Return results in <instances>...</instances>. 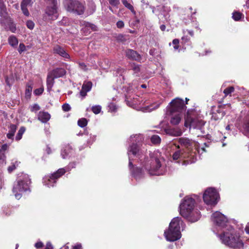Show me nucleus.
Returning <instances> with one entry per match:
<instances>
[{"mask_svg": "<svg viewBox=\"0 0 249 249\" xmlns=\"http://www.w3.org/2000/svg\"><path fill=\"white\" fill-rule=\"evenodd\" d=\"M26 26L29 29L32 30L34 28L35 24L32 21L28 20L26 22Z\"/></svg>", "mask_w": 249, "mask_h": 249, "instance_id": "obj_47", "label": "nucleus"}, {"mask_svg": "<svg viewBox=\"0 0 249 249\" xmlns=\"http://www.w3.org/2000/svg\"><path fill=\"white\" fill-rule=\"evenodd\" d=\"M72 149L69 145L66 146L62 150L61 155L63 159H65L67 158L70 153L72 152Z\"/></svg>", "mask_w": 249, "mask_h": 249, "instance_id": "obj_25", "label": "nucleus"}, {"mask_svg": "<svg viewBox=\"0 0 249 249\" xmlns=\"http://www.w3.org/2000/svg\"><path fill=\"white\" fill-rule=\"evenodd\" d=\"M9 146L7 144H4L2 145L1 148L0 149L2 150V152H4L5 153V151L8 149Z\"/></svg>", "mask_w": 249, "mask_h": 249, "instance_id": "obj_56", "label": "nucleus"}, {"mask_svg": "<svg viewBox=\"0 0 249 249\" xmlns=\"http://www.w3.org/2000/svg\"><path fill=\"white\" fill-rule=\"evenodd\" d=\"M126 57L130 60H135L137 61H140L141 60V56L136 51L127 49L124 52Z\"/></svg>", "mask_w": 249, "mask_h": 249, "instance_id": "obj_13", "label": "nucleus"}, {"mask_svg": "<svg viewBox=\"0 0 249 249\" xmlns=\"http://www.w3.org/2000/svg\"><path fill=\"white\" fill-rule=\"evenodd\" d=\"M64 6L68 11L78 15H82L85 11L84 6L78 1L66 0Z\"/></svg>", "mask_w": 249, "mask_h": 249, "instance_id": "obj_6", "label": "nucleus"}, {"mask_svg": "<svg viewBox=\"0 0 249 249\" xmlns=\"http://www.w3.org/2000/svg\"><path fill=\"white\" fill-rule=\"evenodd\" d=\"M125 70L124 69L119 68L116 70V72L120 74V75H122V74L124 72Z\"/></svg>", "mask_w": 249, "mask_h": 249, "instance_id": "obj_54", "label": "nucleus"}, {"mask_svg": "<svg viewBox=\"0 0 249 249\" xmlns=\"http://www.w3.org/2000/svg\"><path fill=\"white\" fill-rule=\"evenodd\" d=\"M7 15L6 6L3 4H0V16L6 18Z\"/></svg>", "mask_w": 249, "mask_h": 249, "instance_id": "obj_31", "label": "nucleus"}, {"mask_svg": "<svg viewBox=\"0 0 249 249\" xmlns=\"http://www.w3.org/2000/svg\"><path fill=\"white\" fill-rule=\"evenodd\" d=\"M195 201L189 196L184 198L179 205V213L183 217L191 222L197 221L200 218L199 212L194 209Z\"/></svg>", "mask_w": 249, "mask_h": 249, "instance_id": "obj_2", "label": "nucleus"}, {"mask_svg": "<svg viewBox=\"0 0 249 249\" xmlns=\"http://www.w3.org/2000/svg\"><path fill=\"white\" fill-rule=\"evenodd\" d=\"M53 6L51 7H48L46 10V13L53 20L56 19L57 18L58 14L57 13L56 3L52 4Z\"/></svg>", "mask_w": 249, "mask_h": 249, "instance_id": "obj_17", "label": "nucleus"}, {"mask_svg": "<svg viewBox=\"0 0 249 249\" xmlns=\"http://www.w3.org/2000/svg\"><path fill=\"white\" fill-rule=\"evenodd\" d=\"M79 65L80 66V67L83 69V70H86V65H85V63H79Z\"/></svg>", "mask_w": 249, "mask_h": 249, "instance_id": "obj_62", "label": "nucleus"}, {"mask_svg": "<svg viewBox=\"0 0 249 249\" xmlns=\"http://www.w3.org/2000/svg\"><path fill=\"white\" fill-rule=\"evenodd\" d=\"M78 125L81 127H84L87 125L88 121L85 118L80 119L78 121Z\"/></svg>", "mask_w": 249, "mask_h": 249, "instance_id": "obj_37", "label": "nucleus"}, {"mask_svg": "<svg viewBox=\"0 0 249 249\" xmlns=\"http://www.w3.org/2000/svg\"><path fill=\"white\" fill-rule=\"evenodd\" d=\"M6 162V156L2 150L0 149V164H4Z\"/></svg>", "mask_w": 249, "mask_h": 249, "instance_id": "obj_38", "label": "nucleus"}, {"mask_svg": "<svg viewBox=\"0 0 249 249\" xmlns=\"http://www.w3.org/2000/svg\"><path fill=\"white\" fill-rule=\"evenodd\" d=\"M53 247L50 242H48L45 249H53Z\"/></svg>", "mask_w": 249, "mask_h": 249, "instance_id": "obj_59", "label": "nucleus"}, {"mask_svg": "<svg viewBox=\"0 0 249 249\" xmlns=\"http://www.w3.org/2000/svg\"><path fill=\"white\" fill-rule=\"evenodd\" d=\"M33 86L32 83H28L26 85V88L25 90V96L27 98H29L31 97V93L32 91Z\"/></svg>", "mask_w": 249, "mask_h": 249, "instance_id": "obj_27", "label": "nucleus"}, {"mask_svg": "<svg viewBox=\"0 0 249 249\" xmlns=\"http://www.w3.org/2000/svg\"><path fill=\"white\" fill-rule=\"evenodd\" d=\"M50 73L57 78L63 76L66 74V71L63 68H57L53 70Z\"/></svg>", "mask_w": 249, "mask_h": 249, "instance_id": "obj_20", "label": "nucleus"}, {"mask_svg": "<svg viewBox=\"0 0 249 249\" xmlns=\"http://www.w3.org/2000/svg\"><path fill=\"white\" fill-rule=\"evenodd\" d=\"M108 2L110 5L116 8L120 4V0H108Z\"/></svg>", "mask_w": 249, "mask_h": 249, "instance_id": "obj_43", "label": "nucleus"}, {"mask_svg": "<svg viewBox=\"0 0 249 249\" xmlns=\"http://www.w3.org/2000/svg\"><path fill=\"white\" fill-rule=\"evenodd\" d=\"M66 172V170L64 168L59 169L56 172L52 174V175L48 178L47 182L46 183L45 185L48 187H53L54 184L56 183V180L64 175Z\"/></svg>", "mask_w": 249, "mask_h": 249, "instance_id": "obj_12", "label": "nucleus"}, {"mask_svg": "<svg viewBox=\"0 0 249 249\" xmlns=\"http://www.w3.org/2000/svg\"><path fill=\"white\" fill-rule=\"evenodd\" d=\"M26 50V47L23 43H20L18 48V52L19 53H21L23 52Z\"/></svg>", "mask_w": 249, "mask_h": 249, "instance_id": "obj_46", "label": "nucleus"}, {"mask_svg": "<svg viewBox=\"0 0 249 249\" xmlns=\"http://www.w3.org/2000/svg\"><path fill=\"white\" fill-rule=\"evenodd\" d=\"M223 234H218L222 242L230 248L234 249H241L244 244L240 238V236L231 226L223 231Z\"/></svg>", "mask_w": 249, "mask_h": 249, "instance_id": "obj_3", "label": "nucleus"}, {"mask_svg": "<svg viewBox=\"0 0 249 249\" xmlns=\"http://www.w3.org/2000/svg\"><path fill=\"white\" fill-rule=\"evenodd\" d=\"M55 78L52 75L50 72L48 73L47 77V86L48 90H51L53 87L54 83V80Z\"/></svg>", "mask_w": 249, "mask_h": 249, "instance_id": "obj_23", "label": "nucleus"}, {"mask_svg": "<svg viewBox=\"0 0 249 249\" xmlns=\"http://www.w3.org/2000/svg\"><path fill=\"white\" fill-rule=\"evenodd\" d=\"M218 192L214 188H208L204 193L203 198L204 202L208 205L214 206L219 198Z\"/></svg>", "mask_w": 249, "mask_h": 249, "instance_id": "obj_7", "label": "nucleus"}, {"mask_svg": "<svg viewBox=\"0 0 249 249\" xmlns=\"http://www.w3.org/2000/svg\"><path fill=\"white\" fill-rule=\"evenodd\" d=\"M31 0H23L21 3V7H26L31 4Z\"/></svg>", "mask_w": 249, "mask_h": 249, "instance_id": "obj_45", "label": "nucleus"}, {"mask_svg": "<svg viewBox=\"0 0 249 249\" xmlns=\"http://www.w3.org/2000/svg\"><path fill=\"white\" fill-rule=\"evenodd\" d=\"M183 221L181 218L176 217L171 221L168 230L164 231V236L167 241L173 242L181 238L180 225L182 226Z\"/></svg>", "mask_w": 249, "mask_h": 249, "instance_id": "obj_4", "label": "nucleus"}, {"mask_svg": "<svg viewBox=\"0 0 249 249\" xmlns=\"http://www.w3.org/2000/svg\"><path fill=\"white\" fill-rule=\"evenodd\" d=\"M122 2L124 5L130 10L132 13H135L133 6L127 0H122Z\"/></svg>", "mask_w": 249, "mask_h": 249, "instance_id": "obj_33", "label": "nucleus"}, {"mask_svg": "<svg viewBox=\"0 0 249 249\" xmlns=\"http://www.w3.org/2000/svg\"><path fill=\"white\" fill-rule=\"evenodd\" d=\"M54 53L57 54L65 59H70V55L66 52L65 49L61 46L56 45L53 48Z\"/></svg>", "mask_w": 249, "mask_h": 249, "instance_id": "obj_15", "label": "nucleus"}, {"mask_svg": "<svg viewBox=\"0 0 249 249\" xmlns=\"http://www.w3.org/2000/svg\"><path fill=\"white\" fill-rule=\"evenodd\" d=\"M241 15H242V14L239 13V12H233V14H232V18L236 21H238L240 19V18H241Z\"/></svg>", "mask_w": 249, "mask_h": 249, "instance_id": "obj_42", "label": "nucleus"}, {"mask_svg": "<svg viewBox=\"0 0 249 249\" xmlns=\"http://www.w3.org/2000/svg\"><path fill=\"white\" fill-rule=\"evenodd\" d=\"M62 109L64 111H69V110H70L71 107H70V106L68 104H64L63 106H62Z\"/></svg>", "mask_w": 249, "mask_h": 249, "instance_id": "obj_51", "label": "nucleus"}, {"mask_svg": "<svg viewBox=\"0 0 249 249\" xmlns=\"http://www.w3.org/2000/svg\"><path fill=\"white\" fill-rule=\"evenodd\" d=\"M87 92H88L86 91V90H83V89H81V90L80 91V94L81 96L82 97V99H83L84 97L86 96Z\"/></svg>", "mask_w": 249, "mask_h": 249, "instance_id": "obj_55", "label": "nucleus"}, {"mask_svg": "<svg viewBox=\"0 0 249 249\" xmlns=\"http://www.w3.org/2000/svg\"><path fill=\"white\" fill-rule=\"evenodd\" d=\"M205 122L203 120L193 118L190 115H187L185 118L184 126L186 127L201 130Z\"/></svg>", "mask_w": 249, "mask_h": 249, "instance_id": "obj_10", "label": "nucleus"}, {"mask_svg": "<svg viewBox=\"0 0 249 249\" xmlns=\"http://www.w3.org/2000/svg\"><path fill=\"white\" fill-rule=\"evenodd\" d=\"M161 104V102L158 101L142 108L143 112H151L159 107Z\"/></svg>", "mask_w": 249, "mask_h": 249, "instance_id": "obj_19", "label": "nucleus"}, {"mask_svg": "<svg viewBox=\"0 0 249 249\" xmlns=\"http://www.w3.org/2000/svg\"><path fill=\"white\" fill-rule=\"evenodd\" d=\"M92 86V83L91 82H84L82 85V89H83V90H86V91L89 92L91 90Z\"/></svg>", "mask_w": 249, "mask_h": 249, "instance_id": "obj_30", "label": "nucleus"}, {"mask_svg": "<svg viewBox=\"0 0 249 249\" xmlns=\"http://www.w3.org/2000/svg\"><path fill=\"white\" fill-rule=\"evenodd\" d=\"M108 110L111 112H114L117 109L116 106L113 103H110L108 105Z\"/></svg>", "mask_w": 249, "mask_h": 249, "instance_id": "obj_49", "label": "nucleus"}, {"mask_svg": "<svg viewBox=\"0 0 249 249\" xmlns=\"http://www.w3.org/2000/svg\"><path fill=\"white\" fill-rule=\"evenodd\" d=\"M117 27L119 28H122L124 26V23L122 20L118 21L116 23Z\"/></svg>", "mask_w": 249, "mask_h": 249, "instance_id": "obj_53", "label": "nucleus"}, {"mask_svg": "<svg viewBox=\"0 0 249 249\" xmlns=\"http://www.w3.org/2000/svg\"><path fill=\"white\" fill-rule=\"evenodd\" d=\"M45 133H46V135L49 136L51 134V132L49 130V128L45 127L44 129Z\"/></svg>", "mask_w": 249, "mask_h": 249, "instance_id": "obj_60", "label": "nucleus"}, {"mask_svg": "<svg viewBox=\"0 0 249 249\" xmlns=\"http://www.w3.org/2000/svg\"><path fill=\"white\" fill-rule=\"evenodd\" d=\"M75 163L74 162H71V163H70L69 165V166H68V168L70 169V168H74L75 167Z\"/></svg>", "mask_w": 249, "mask_h": 249, "instance_id": "obj_63", "label": "nucleus"}, {"mask_svg": "<svg viewBox=\"0 0 249 249\" xmlns=\"http://www.w3.org/2000/svg\"><path fill=\"white\" fill-rule=\"evenodd\" d=\"M44 91V89L43 88H40L38 89H36L34 90V93L36 95H41Z\"/></svg>", "mask_w": 249, "mask_h": 249, "instance_id": "obj_48", "label": "nucleus"}, {"mask_svg": "<svg viewBox=\"0 0 249 249\" xmlns=\"http://www.w3.org/2000/svg\"><path fill=\"white\" fill-rule=\"evenodd\" d=\"M173 44L175 45H178L179 44V40L178 39H175L173 40Z\"/></svg>", "mask_w": 249, "mask_h": 249, "instance_id": "obj_64", "label": "nucleus"}, {"mask_svg": "<svg viewBox=\"0 0 249 249\" xmlns=\"http://www.w3.org/2000/svg\"><path fill=\"white\" fill-rule=\"evenodd\" d=\"M189 38H188L187 36H184L182 37V40L185 43L187 42L189 40Z\"/></svg>", "mask_w": 249, "mask_h": 249, "instance_id": "obj_61", "label": "nucleus"}, {"mask_svg": "<svg viewBox=\"0 0 249 249\" xmlns=\"http://www.w3.org/2000/svg\"><path fill=\"white\" fill-rule=\"evenodd\" d=\"M85 28L87 29H91V31H94L96 30L97 27L93 24L87 22L85 23Z\"/></svg>", "mask_w": 249, "mask_h": 249, "instance_id": "obj_40", "label": "nucleus"}, {"mask_svg": "<svg viewBox=\"0 0 249 249\" xmlns=\"http://www.w3.org/2000/svg\"><path fill=\"white\" fill-rule=\"evenodd\" d=\"M142 137L141 135H136L130 137V141L132 142L128 149L127 154L129 157V167H133L132 160L130 156L131 153L139 159V162L142 167L151 175H163L166 172L165 166L163 164L164 159L161 157L160 153L155 151L150 155V159L146 157V150L144 148L140 147V141Z\"/></svg>", "mask_w": 249, "mask_h": 249, "instance_id": "obj_1", "label": "nucleus"}, {"mask_svg": "<svg viewBox=\"0 0 249 249\" xmlns=\"http://www.w3.org/2000/svg\"><path fill=\"white\" fill-rule=\"evenodd\" d=\"M21 10L23 13V14L27 16V17H28L30 15V13L28 11V10L27 9V7H21Z\"/></svg>", "mask_w": 249, "mask_h": 249, "instance_id": "obj_50", "label": "nucleus"}, {"mask_svg": "<svg viewBox=\"0 0 249 249\" xmlns=\"http://www.w3.org/2000/svg\"><path fill=\"white\" fill-rule=\"evenodd\" d=\"M151 141L154 144H159L160 142L161 139L158 135H153L151 138Z\"/></svg>", "mask_w": 249, "mask_h": 249, "instance_id": "obj_36", "label": "nucleus"}, {"mask_svg": "<svg viewBox=\"0 0 249 249\" xmlns=\"http://www.w3.org/2000/svg\"><path fill=\"white\" fill-rule=\"evenodd\" d=\"M167 114L171 115L170 123L172 125H178L180 122L182 117V114L179 113H173L168 112Z\"/></svg>", "mask_w": 249, "mask_h": 249, "instance_id": "obj_16", "label": "nucleus"}, {"mask_svg": "<svg viewBox=\"0 0 249 249\" xmlns=\"http://www.w3.org/2000/svg\"><path fill=\"white\" fill-rule=\"evenodd\" d=\"M91 110L94 114H98L101 112V107L99 105L94 106L91 107Z\"/></svg>", "mask_w": 249, "mask_h": 249, "instance_id": "obj_39", "label": "nucleus"}, {"mask_svg": "<svg viewBox=\"0 0 249 249\" xmlns=\"http://www.w3.org/2000/svg\"><path fill=\"white\" fill-rule=\"evenodd\" d=\"M180 158L189 159V160L186 161L187 162L186 164L193 163L195 162L196 160V158L195 155L191 154L190 155H189L188 154H187V152H185L184 150L176 151L173 155V159L174 160H177ZM185 162L186 161H184L185 164H186Z\"/></svg>", "mask_w": 249, "mask_h": 249, "instance_id": "obj_11", "label": "nucleus"}, {"mask_svg": "<svg viewBox=\"0 0 249 249\" xmlns=\"http://www.w3.org/2000/svg\"><path fill=\"white\" fill-rule=\"evenodd\" d=\"M9 44L12 47L16 46L18 44V40L17 37L12 35L10 36L8 39Z\"/></svg>", "mask_w": 249, "mask_h": 249, "instance_id": "obj_28", "label": "nucleus"}, {"mask_svg": "<svg viewBox=\"0 0 249 249\" xmlns=\"http://www.w3.org/2000/svg\"><path fill=\"white\" fill-rule=\"evenodd\" d=\"M8 132L7 133L6 136L9 139L13 140L14 136L16 131L17 126L16 125L14 124H11L8 127Z\"/></svg>", "mask_w": 249, "mask_h": 249, "instance_id": "obj_22", "label": "nucleus"}, {"mask_svg": "<svg viewBox=\"0 0 249 249\" xmlns=\"http://www.w3.org/2000/svg\"><path fill=\"white\" fill-rule=\"evenodd\" d=\"M212 220L215 225L221 229H227L230 225H228L227 218L221 213L216 212L212 216Z\"/></svg>", "mask_w": 249, "mask_h": 249, "instance_id": "obj_9", "label": "nucleus"}, {"mask_svg": "<svg viewBox=\"0 0 249 249\" xmlns=\"http://www.w3.org/2000/svg\"><path fill=\"white\" fill-rule=\"evenodd\" d=\"M116 39L118 42L124 43L129 39L128 36L119 34L116 36Z\"/></svg>", "mask_w": 249, "mask_h": 249, "instance_id": "obj_29", "label": "nucleus"}, {"mask_svg": "<svg viewBox=\"0 0 249 249\" xmlns=\"http://www.w3.org/2000/svg\"><path fill=\"white\" fill-rule=\"evenodd\" d=\"M186 106L184 101L180 98H177L173 100L170 103V106L167 107L168 112L179 113L182 114L186 110Z\"/></svg>", "mask_w": 249, "mask_h": 249, "instance_id": "obj_8", "label": "nucleus"}, {"mask_svg": "<svg viewBox=\"0 0 249 249\" xmlns=\"http://www.w3.org/2000/svg\"><path fill=\"white\" fill-rule=\"evenodd\" d=\"M179 142L181 145L184 146L187 148V149L184 150L185 152H187V154H188L189 155H190L191 154L192 155H195L196 157V152H193L191 151L190 147L192 145V142L189 139L181 138L179 140Z\"/></svg>", "mask_w": 249, "mask_h": 249, "instance_id": "obj_14", "label": "nucleus"}, {"mask_svg": "<svg viewBox=\"0 0 249 249\" xmlns=\"http://www.w3.org/2000/svg\"><path fill=\"white\" fill-rule=\"evenodd\" d=\"M18 165V163L17 161H16L15 163H12V165H10L8 167V171L9 173L12 172L14 170L16 169V167Z\"/></svg>", "mask_w": 249, "mask_h": 249, "instance_id": "obj_44", "label": "nucleus"}, {"mask_svg": "<svg viewBox=\"0 0 249 249\" xmlns=\"http://www.w3.org/2000/svg\"><path fill=\"white\" fill-rule=\"evenodd\" d=\"M165 132L167 134L173 136H179L182 134V132L180 130H176L175 129L173 128L166 129Z\"/></svg>", "mask_w": 249, "mask_h": 249, "instance_id": "obj_24", "label": "nucleus"}, {"mask_svg": "<svg viewBox=\"0 0 249 249\" xmlns=\"http://www.w3.org/2000/svg\"><path fill=\"white\" fill-rule=\"evenodd\" d=\"M43 244L41 242H38L36 243L35 247L37 248H40L43 247Z\"/></svg>", "mask_w": 249, "mask_h": 249, "instance_id": "obj_57", "label": "nucleus"}, {"mask_svg": "<svg viewBox=\"0 0 249 249\" xmlns=\"http://www.w3.org/2000/svg\"><path fill=\"white\" fill-rule=\"evenodd\" d=\"M234 90V89L233 87H230L227 88L224 90V93L225 94V96H227V95L230 94L232 92H233Z\"/></svg>", "mask_w": 249, "mask_h": 249, "instance_id": "obj_41", "label": "nucleus"}, {"mask_svg": "<svg viewBox=\"0 0 249 249\" xmlns=\"http://www.w3.org/2000/svg\"><path fill=\"white\" fill-rule=\"evenodd\" d=\"M243 133L249 137V121L246 122L243 125Z\"/></svg>", "mask_w": 249, "mask_h": 249, "instance_id": "obj_35", "label": "nucleus"}, {"mask_svg": "<svg viewBox=\"0 0 249 249\" xmlns=\"http://www.w3.org/2000/svg\"><path fill=\"white\" fill-rule=\"evenodd\" d=\"M82 245L81 244H77L72 247V249H82Z\"/></svg>", "mask_w": 249, "mask_h": 249, "instance_id": "obj_58", "label": "nucleus"}, {"mask_svg": "<svg viewBox=\"0 0 249 249\" xmlns=\"http://www.w3.org/2000/svg\"><path fill=\"white\" fill-rule=\"evenodd\" d=\"M132 70L134 71V74H135L136 76L139 75V72H140V65L136 64L135 63H133L131 65Z\"/></svg>", "mask_w": 249, "mask_h": 249, "instance_id": "obj_34", "label": "nucleus"}, {"mask_svg": "<svg viewBox=\"0 0 249 249\" xmlns=\"http://www.w3.org/2000/svg\"><path fill=\"white\" fill-rule=\"evenodd\" d=\"M25 131V128L23 126H21L18 131V134L16 136V140L19 141L22 136V135Z\"/></svg>", "mask_w": 249, "mask_h": 249, "instance_id": "obj_32", "label": "nucleus"}, {"mask_svg": "<svg viewBox=\"0 0 249 249\" xmlns=\"http://www.w3.org/2000/svg\"><path fill=\"white\" fill-rule=\"evenodd\" d=\"M40 109L39 106L37 104H34L31 108L32 111H38Z\"/></svg>", "mask_w": 249, "mask_h": 249, "instance_id": "obj_52", "label": "nucleus"}, {"mask_svg": "<svg viewBox=\"0 0 249 249\" xmlns=\"http://www.w3.org/2000/svg\"><path fill=\"white\" fill-rule=\"evenodd\" d=\"M50 118V114L47 112L40 111L38 114V119L43 123H47Z\"/></svg>", "mask_w": 249, "mask_h": 249, "instance_id": "obj_21", "label": "nucleus"}, {"mask_svg": "<svg viewBox=\"0 0 249 249\" xmlns=\"http://www.w3.org/2000/svg\"><path fill=\"white\" fill-rule=\"evenodd\" d=\"M31 183V179L27 174H24L19 178L14 183L12 190L16 199H19L23 192L30 190Z\"/></svg>", "mask_w": 249, "mask_h": 249, "instance_id": "obj_5", "label": "nucleus"}, {"mask_svg": "<svg viewBox=\"0 0 249 249\" xmlns=\"http://www.w3.org/2000/svg\"><path fill=\"white\" fill-rule=\"evenodd\" d=\"M132 174L136 179H139L143 176V172L142 169L140 168H136L132 172Z\"/></svg>", "mask_w": 249, "mask_h": 249, "instance_id": "obj_26", "label": "nucleus"}, {"mask_svg": "<svg viewBox=\"0 0 249 249\" xmlns=\"http://www.w3.org/2000/svg\"><path fill=\"white\" fill-rule=\"evenodd\" d=\"M6 22L1 21V23L5 27L6 30L11 31L12 33H15L16 31V27L15 24L12 21L11 18H6L5 19Z\"/></svg>", "mask_w": 249, "mask_h": 249, "instance_id": "obj_18", "label": "nucleus"}]
</instances>
